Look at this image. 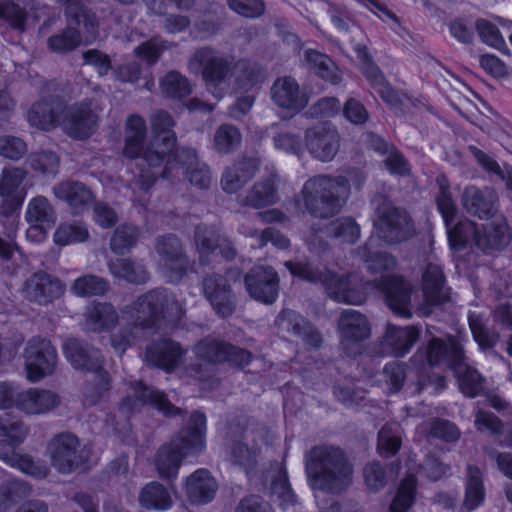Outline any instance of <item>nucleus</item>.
<instances>
[{
	"instance_id": "31",
	"label": "nucleus",
	"mask_w": 512,
	"mask_h": 512,
	"mask_svg": "<svg viewBox=\"0 0 512 512\" xmlns=\"http://www.w3.org/2000/svg\"><path fill=\"white\" fill-rule=\"evenodd\" d=\"M361 60V73L370 87L387 105L392 107L400 106L402 100L398 91L386 79L384 73L374 62L372 56L368 52H365Z\"/></svg>"
},
{
	"instance_id": "5",
	"label": "nucleus",
	"mask_w": 512,
	"mask_h": 512,
	"mask_svg": "<svg viewBox=\"0 0 512 512\" xmlns=\"http://www.w3.org/2000/svg\"><path fill=\"white\" fill-rule=\"evenodd\" d=\"M349 188L346 176L316 175L309 178L301 190L304 206L314 218L330 219L341 210L337 189Z\"/></svg>"
},
{
	"instance_id": "57",
	"label": "nucleus",
	"mask_w": 512,
	"mask_h": 512,
	"mask_svg": "<svg viewBox=\"0 0 512 512\" xmlns=\"http://www.w3.org/2000/svg\"><path fill=\"white\" fill-rule=\"evenodd\" d=\"M475 29L484 44L498 50L503 55L510 54L509 48L497 25L487 19L479 18L475 22Z\"/></svg>"
},
{
	"instance_id": "64",
	"label": "nucleus",
	"mask_w": 512,
	"mask_h": 512,
	"mask_svg": "<svg viewBox=\"0 0 512 512\" xmlns=\"http://www.w3.org/2000/svg\"><path fill=\"white\" fill-rule=\"evenodd\" d=\"M12 468L36 480H43L50 473V468L44 460L34 459L26 453H20L12 464Z\"/></svg>"
},
{
	"instance_id": "16",
	"label": "nucleus",
	"mask_w": 512,
	"mask_h": 512,
	"mask_svg": "<svg viewBox=\"0 0 512 512\" xmlns=\"http://www.w3.org/2000/svg\"><path fill=\"white\" fill-rule=\"evenodd\" d=\"M379 238L387 244H399L414 234L413 220L403 209L390 206L380 212L376 222Z\"/></svg>"
},
{
	"instance_id": "50",
	"label": "nucleus",
	"mask_w": 512,
	"mask_h": 512,
	"mask_svg": "<svg viewBox=\"0 0 512 512\" xmlns=\"http://www.w3.org/2000/svg\"><path fill=\"white\" fill-rule=\"evenodd\" d=\"M159 86L166 98L178 101L186 99L193 92L189 79L177 70L166 72L160 79Z\"/></svg>"
},
{
	"instance_id": "35",
	"label": "nucleus",
	"mask_w": 512,
	"mask_h": 512,
	"mask_svg": "<svg viewBox=\"0 0 512 512\" xmlns=\"http://www.w3.org/2000/svg\"><path fill=\"white\" fill-rule=\"evenodd\" d=\"M280 176L277 170L268 171L260 181L254 183L244 199V204L255 209L274 205L279 200Z\"/></svg>"
},
{
	"instance_id": "51",
	"label": "nucleus",
	"mask_w": 512,
	"mask_h": 512,
	"mask_svg": "<svg viewBox=\"0 0 512 512\" xmlns=\"http://www.w3.org/2000/svg\"><path fill=\"white\" fill-rule=\"evenodd\" d=\"M175 121L165 110H157L151 117V132L156 143L163 147H174L177 137L173 130Z\"/></svg>"
},
{
	"instance_id": "26",
	"label": "nucleus",
	"mask_w": 512,
	"mask_h": 512,
	"mask_svg": "<svg viewBox=\"0 0 512 512\" xmlns=\"http://www.w3.org/2000/svg\"><path fill=\"white\" fill-rule=\"evenodd\" d=\"M421 331V327L418 325L402 327L387 323L381 344L390 355L402 358L411 351L419 340Z\"/></svg>"
},
{
	"instance_id": "25",
	"label": "nucleus",
	"mask_w": 512,
	"mask_h": 512,
	"mask_svg": "<svg viewBox=\"0 0 512 512\" xmlns=\"http://www.w3.org/2000/svg\"><path fill=\"white\" fill-rule=\"evenodd\" d=\"M25 290L32 301L46 306L60 299L65 293L66 286L57 277L45 271H38L25 282Z\"/></svg>"
},
{
	"instance_id": "12",
	"label": "nucleus",
	"mask_w": 512,
	"mask_h": 512,
	"mask_svg": "<svg viewBox=\"0 0 512 512\" xmlns=\"http://www.w3.org/2000/svg\"><path fill=\"white\" fill-rule=\"evenodd\" d=\"M245 290L256 302L272 305L279 297L280 277L270 265H255L244 275Z\"/></svg>"
},
{
	"instance_id": "37",
	"label": "nucleus",
	"mask_w": 512,
	"mask_h": 512,
	"mask_svg": "<svg viewBox=\"0 0 512 512\" xmlns=\"http://www.w3.org/2000/svg\"><path fill=\"white\" fill-rule=\"evenodd\" d=\"M119 322V315L110 302L93 301L85 311V324L95 333L111 332Z\"/></svg>"
},
{
	"instance_id": "14",
	"label": "nucleus",
	"mask_w": 512,
	"mask_h": 512,
	"mask_svg": "<svg viewBox=\"0 0 512 512\" xmlns=\"http://www.w3.org/2000/svg\"><path fill=\"white\" fill-rule=\"evenodd\" d=\"M375 287L384 295L387 307L403 319L413 316L411 309L412 287L402 275H384L375 281Z\"/></svg>"
},
{
	"instance_id": "54",
	"label": "nucleus",
	"mask_w": 512,
	"mask_h": 512,
	"mask_svg": "<svg viewBox=\"0 0 512 512\" xmlns=\"http://www.w3.org/2000/svg\"><path fill=\"white\" fill-rule=\"evenodd\" d=\"M270 489L271 493L277 496L282 508H288L297 503V495L291 486L288 471L284 465H281L272 477Z\"/></svg>"
},
{
	"instance_id": "49",
	"label": "nucleus",
	"mask_w": 512,
	"mask_h": 512,
	"mask_svg": "<svg viewBox=\"0 0 512 512\" xmlns=\"http://www.w3.org/2000/svg\"><path fill=\"white\" fill-rule=\"evenodd\" d=\"M358 254L372 274L391 271L397 265L396 258L391 253L372 249V238L359 247Z\"/></svg>"
},
{
	"instance_id": "43",
	"label": "nucleus",
	"mask_w": 512,
	"mask_h": 512,
	"mask_svg": "<svg viewBox=\"0 0 512 512\" xmlns=\"http://www.w3.org/2000/svg\"><path fill=\"white\" fill-rule=\"evenodd\" d=\"M305 60L315 75L333 86L342 82V72L330 56L316 49L305 51Z\"/></svg>"
},
{
	"instance_id": "4",
	"label": "nucleus",
	"mask_w": 512,
	"mask_h": 512,
	"mask_svg": "<svg viewBox=\"0 0 512 512\" xmlns=\"http://www.w3.org/2000/svg\"><path fill=\"white\" fill-rule=\"evenodd\" d=\"M182 309L174 294L163 287H156L138 295L121 309L124 318L138 330H158L174 317H179Z\"/></svg>"
},
{
	"instance_id": "18",
	"label": "nucleus",
	"mask_w": 512,
	"mask_h": 512,
	"mask_svg": "<svg viewBox=\"0 0 512 512\" xmlns=\"http://www.w3.org/2000/svg\"><path fill=\"white\" fill-rule=\"evenodd\" d=\"M304 143L313 158L329 162L339 150L340 136L330 122H321L305 130Z\"/></svg>"
},
{
	"instance_id": "6",
	"label": "nucleus",
	"mask_w": 512,
	"mask_h": 512,
	"mask_svg": "<svg viewBox=\"0 0 512 512\" xmlns=\"http://www.w3.org/2000/svg\"><path fill=\"white\" fill-rule=\"evenodd\" d=\"M192 352L198 361L212 366L229 364L242 370L253 361V354L248 349L211 335L200 338Z\"/></svg>"
},
{
	"instance_id": "41",
	"label": "nucleus",
	"mask_w": 512,
	"mask_h": 512,
	"mask_svg": "<svg viewBox=\"0 0 512 512\" xmlns=\"http://www.w3.org/2000/svg\"><path fill=\"white\" fill-rule=\"evenodd\" d=\"M485 499L484 473L477 465L468 464L464 482L463 506L468 511H474L485 503Z\"/></svg>"
},
{
	"instance_id": "53",
	"label": "nucleus",
	"mask_w": 512,
	"mask_h": 512,
	"mask_svg": "<svg viewBox=\"0 0 512 512\" xmlns=\"http://www.w3.org/2000/svg\"><path fill=\"white\" fill-rule=\"evenodd\" d=\"M447 228V238L451 249L455 251H461L465 249L470 239L472 238L476 244V232L478 231V225L468 219L460 220L454 224L453 227Z\"/></svg>"
},
{
	"instance_id": "47",
	"label": "nucleus",
	"mask_w": 512,
	"mask_h": 512,
	"mask_svg": "<svg viewBox=\"0 0 512 512\" xmlns=\"http://www.w3.org/2000/svg\"><path fill=\"white\" fill-rule=\"evenodd\" d=\"M111 275L129 284L143 285L150 279L146 267L138 264L130 258H117L108 264Z\"/></svg>"
},
{
	"instance_id": "20",
	"label": "nucleus",
	"mask_w": 512,
	"mask_h": 512,
	"mask_svg": "<svg viewBox=\"0 0 512 512\" xmlns=\"http://www.w3.org/2000/svg\"><path fill=\"white\" fill-rule=\"evenodd\" d=\"M202 291L214 312L223 319L229 318L236 310L235 296L227 278L212 273L203 278Z\"/></svg>"
},
{
	"instance_id": "2",
	"label": "nucleus",
	"mask_w": 512,
	"mask_h": 512,
	"mask_svg": "<svg viewBox=\"0 0 512 512\" xmlns=\"http://www.w3.org/2000/svg\"><path fill=\"white\" fill-rule=\"evenodd\" d=\"M284 266L295 278L313 284L321 283L327 296L335 302L362 305L367 300L370 281L354 273L339 275L333 270L323 272L308 259L289 260L284 263Z\"/></svg>"
},
{
	"instance_id": "59",
	"label": "nucleus",
	"mask_w": 512,
	"mask_h": 512,
	"mask_svg": "<svg viewBox=\"0 0 512 512\" xmlns=\"http://www.w3.org/2000/svg\"><path fill=\"white\" fill-rule=\"evenodd\" d=\"M240 130L232 124H221L214 134V147L220 154L232 153L241 143Z\"/></svg>"
},
{
	"instance_id": "52",
	"label": "nucleus",
	"mask_w": 512,
	"mask_h": 512,
	"mask_svg": "<svg viewBox=\"0 0 512 512\" xmlns=\"http://www.w3.org/2000/svg\"><path fill=\"white\" fill-rule=\"evenodd\" d=\"M439 192L435 197V203L446 227L452 226L457 215V207L450 190V183L445 176L437 178Z\"/></svg>"
},
{
	"instance_id": "36",
	"label": "nucleus",
	"mask_w": 512,
	"mask_h": 512,
	"mask_svg": "<svg viewBox=\"0 0 512 512\" xmlns=\"http://www.w3.org/2000/svg\"><path fill=\"white\" fill-rule=\"evenodd\" d=\"M341 343H360L370 337L371 327L367 317L352 309L343 310L338 322Z\"/></svg>"
},
{
	"instance_id": "19",
	"label": "nucleus",
	"mask_w": 512,
	"mask_h": 512,
	"mask_svg": "<svg viewBox=\"0 0 512 512\" xmlns=\"http://www.w3.org/2000/svg\"><path fill=\"white\" fill-rule=\"evenodd\" d=\"M194 242L202 265H207L210 261V257L216 252L227 262H231L237 257V249L233 241L218 231L209 229L205 225L195 227Z\"/></svg>"
},
{
	"instance_id": "27",
	"label": "nucleus",
	"mask_w": 512,
	"mask_h": 512,
	"mask_svg": "<svg viewBox=\"0 0 512 512\" xmlns=\"http://www.w3.org/2000/svg\"><path fill=\"white\" fill-rule=\"evenodd\" d=\"M447 279L443 268L437 264H427L421 277V290L424 302L438 307L451 300L450 287L446 288Z\"/></svg>"
},
{
	"instance_id": "21",
	"label": "nucleus",
	"mask_w": 512,
	"mask_h": 512,
	"mask_svg": "<svg viewBox=\"0 0 512 512\" xmlns=\"http://www.w3.org/2000/svg\"><path fill=\"white\" fill-rule=\"evenodd\" d=\"M424 356L430 366L445 364L452 370L461 368L465 361L464 349L452 335H448L446 339L432 337L425 347Z\"/></svg>"
},
{
	"instance_id": "39",
	"label": "nucleus",
	"mask_w": 512,
	"mask_h": 512,
	"mask_svg": "<svg viewBox=\"0 0 512 512\" xmlns=\"http://www.w3.org/2000/svg\"><path fill=\"white\" fill-rule=\"evenodd\" d=\"M54 194L76 212L85 210L96 198L93 191L79 181H64L57 184L54 187Z\"/></svg>"
},
{
	"instance_id": "58",
	"label": "nucleus",
	"mask_w": 512,
	"mask_h": 512,
	"mask_svg": "<svg viewBox=\"0 0 512 512\" xmlns=\"http://www.w3.org/2000/svg\"><path fill=\"white\" fill-rule=\"evenodd\" d=\"M72 290L79 297L103 296L109 290V283L100 276L86 274L74 280Z\"/></svg>"
},
{
	"instance_id": "44",
	"label": "nucleus",
	"mask_w": 512,
	"mask_h": 512,
	"mask_svg": "<svg viewBox=\"0 0 512 512\" xmlns=\"http://www.w3.org/2000/svg\"><path fill=\"white\" fill-rule=\"evenodd\" d=\"M138 502L146 510L165 512L173 507L169 490L157 481L148 482L141 488Z\"/></svg>"
},
{
	"instance_id": "11",
	"label": "nucleus",
	"mask_w": 512,
	"mask_h": 512,
	"mask_svg": "<svg viewBox=\"0 0 512 512\" xmlns=\"http://www.w3.org/2000/svg\"><path fill=\"white\" fill-rule=\"evenodd\" d=\"M25 370L28 381L36 383L52 375L56 369L58 355L50 340L32 337L24 351Z\"/></svg>"
},
{
	"instance_id": "8",
	"label": "nucleus",
	"mask_w": 512,
	"mask_h": 512,
	"mask_svg": "<svg viewBox=\"0 0 512 512\" xmlns=\"http://www.w3.org/2000/svg\"><path fill=\"white\" fill-rule=\"evenodd\" d=\"M128 387L134 394L126 395L120 400L118 409L121 413L130 416L136 413L140 406H150L166 417L179 414V408L171 403L164 391L146 384L141 379L130 381Z\"/></svg>"
},
{
	"instance_id": "9",
	"label": "nucleus",
	"mask_w": 512,
	"mask_h": 512,
	"mask_svg": "<svg viewBox=\"0 0 512 512\" xmlns=\"http://www.w3.org/2000/svg\"><path fill=\"white\" fill-rule=\"evenodd\" d=\"M125 139L123 155L127 159L136 160L143 158L150 168L162 166L163 156L160 150L151 144L146 145L147 125L145 119L137 113L130 114L125 123Z\"/></svg>"
},
{
	"instance_id": "62",
	"label": "nucleus",
	"mask_w": 512,
	"mask_h": 512,
	"mask_svg": "<svg viewBox=\"0 0 512 512\" xmlns=\"http://www.w3.org/2000/svg\"><path fill=\"white\" fill-rule=\"evenodd\" d=\"M89 236V231L83 223L61 224L54 233V242L59 246H68L86 242Z\"/></svg>"
},
{
	"instance_id": "15",
	"label": "nucleus",
	"mask_w": 512,
	"mask_h": 512,
	"mask_svg": "<svg viewBox=\"0 0 512 512\" xmlns=\"http://www.w3.org/2000/svg\"><path fill=\"white\" fill-rule=\"evenodd\" d=\"M233 57L219 56L211 46L200 47L190 58L191 64L201 69L203 81L208 86H219L233 74Z\"/></svg>"
},
{
	"instance_id": "28",
	"label": "nucleus",
	"mask_w": 512,
	"mask_h": 512,
	"mask_svg": "<svg viewBox=\"0 0 512 512\" xmlns=\"http://www.w3.org/2000/svg\"><path fill=\"white\" fill-rule=\"evenodd\" d=\"M273 102L292 115L300 113L308 104L306 94L300 92L295 78L285 76L277 78L271 88Z\"/></svg>"
},
{
	"instance_id": "34",
	"label": "nucleus",
	"mask_w": 512,
	"mask_h": 512,
	"mask_svg": "<svg viewBox=\"0 0 512 512\" xmlns=\"http://www.w3.org/2000/svg\"><path fill=\"white\" fill-rule=\"evenodd\" d=\"M162 159V172L160 177L165 180L172 181L178 177L181 169H185V173L198 166L197 151L192 147H164L160 151Z\"/></svg>"
},
{
	"instance_id": "46",
	"label": "nucleus",
	"mask_w": 512,
	"mask_h": 512,
	"mask_svg": "<svg viewBox=\"0 0 512 512\" xmlns=\"http://www.w3.org/2000/svg\"><path fill=\"white\" fill-rule=\"evenodd\" d=\"M65 16L69 24L83 25L84 31L93 38L98 35L99 22L95 13L84 4V0H62Z\"/></svg>"
},
{
	"instance_id": "60",
	"label": "nucleus",
	"mask_w": 512,
	"mask_h": 512,
	"mask_svg": "<svg viewBox=\"0 0 512 512\" xmlns=\"http://www.w3.org/2000/svg\"><path fill=\"white\" fill-rule=\"evenodd\" d=\"M28 433L29 428L18 417L10 413L0 415V438L21 445Z\"/></svg>"
},
{
	"instance_id": "30",
	"label": "nucleus",
	"mask_w": 512,
	"mask_h": 512,
	"mask_svg": "<svg viewBox=\"0 0 512 512\" xmlns=\"http://www.w3.org/2000/svg\"><path fill=\"white\" fill-rule=\"evenodd\" d=\"M497 202L496 193L488 187L481 189L475 185H469L464 188L462 194L464 209L480 220H488L496 214Z\"/></svg>"
},
{
	"instance_id": "42",
	"label": "nucleus",
	"mask_w": 512,
	"mask_h": 512,
	"mask_svg": "<svg viewBox=\"0 0 512 512\" xmlns=\"http://www.w3.org/2000/svg\"><path fill=\"white\" fill-rule=\"evenodd\" d=\"M288 322L293 335L300 338L310 348L320 349L323 344L321 332L307 318L294 310L282 312Z\"/></svg>"
},
{
	"instance_id": "32",
	"label": "nucleus",
	"mask_w": 512,
	"mask_h": 512,
	"mask_svg": "<svg viewBox=\"0 0 512 512\" xmlns=\"http://www.w3.org/2000/svg\"><path fill=\"white\" fill-rule=\"evenodd\" d=\"M64 102L61 99L47 98L34 102L27 112L29 125L45 132L60 127Z\"/></svg>"
},
{
	"instance_id": "13",
	"label": "nucleus",
	"mask_w": 512,
	"mask_h": 512,
	"mask_svg": "<svg viewBox=\"0 0 512 512\" xmlns=\"http://www.w3.org/2000/svg\"><path fill=\"white\" fill-rule=\"evenodd\" d=\"M186 352L180 342L169 336H160L146 345L144 360L148 367L172 373L181 365Z\"/></svg>"
},
{
	"instance_id": "23",
	"label": "nucleus",
	"mask_w": 512,
	"mask_h": 512,
	"mask_svg": "<svg viewBox=\"0 0 512 512\" xmlns=\"http://www.w3.org/2000/svg\"><path fill=\"white\" fill-rule=\"evenodd\" d=\"M62 349L65 358L75 370L91 373L104 365L102 351L85 340L68 338Z\"/></svg>"
},
{
	"instance_id": "48",
	"label": "nucleus",
	"mask_w": 512,
	"mask_h": 512,
	"mask_svg": "<svg viewBox=\"0 0 512 512\" xmlns=\"http://www.w3.org/2000/svg\"><path fill=\"white\" fill-rule=\"evenodd\" d=\"M417 494L418 479L415 474H407L400 480L388 511L408 512L414 506Z\"/></svg>"
},
{
	"instance_id": "1",
	"label": "nucleus",
	"mask_w": 512,
	"mask_h": 512,
	"mask_svg": "<svg viewBox=\"0 0 512 512\" xmlns=\"http://www.w3.org/2000/svg\"><path fill=\"white\" fill-rule=\"evenodd\" d=\"M305 470L310 484L326 493L340 495L352 483L353 466L340 446H313L306 456Z\"/></svg>"
},
{
	"instance_id": "40",
	"label": "nucleus",
	"mask_w": 512,
	"mask_h": 512,
	"mask_svg": "<svg viewBox=\"0 0 512 512\" xmlns=\"http://www.w3.org/2000/svg\"><path fill=\"white\" fill-rule=\"evenodd\" d=\"M259 169V161L253 157H244L238 160L232 168L223 173L221 185L225 192L236 193L249 180H251Z\"/></svg>"
},
{
	"instance_id": "29",
	"label": "nucleus",
	"mask_w": 512,
	"mask_h": 512,
	"mask_svg": "<svg viewBox=\"0 0 512 512\" xmlns=\"http://www.w3.org/2000/svg\"><path fill=\"white\" fill-rule=\"evenodd\" d=\"M218 484L211 472L205 468H198L183 482V491L189 503L205 505L212 502L216 496Z\"/></svg>"
},
{
	"instance_id": "61",
	"label": "nucleus",
	"mask_w": 512,
	"mask_h": 512,
	"mask_svg": "<svg viewBox=\"0 0 512 512\" xmlns=\"http://www.w3.org/2000/svg\"><path fill=\"white\" fill-rule=\"evenodd\" d=\"M80 44L81 34L75 27H66L47 39L49 50L61 54L75 50Z\"/></svg>"
},
{
	"instance_id": "17",
	"label": "nucleus",
	"mask_w": 512,
	"mask_h": 512,
	"mask_svg": "<svg viewBox=\"0 0 512 512\" xmlns=\"http://www.w3.org/2000/svg\"><path fill=\"white\" fill-rule=\"evenodd\" d=\"M156 250L163 259L165 274L171 282L178 283L188 275L190 260L175 234L168 233L157 237Z\"/></svg>"
},
{
	"instance_id": "10",
	"label": "nucleus",
	"mask_w": 512,
	"mask_h": 512,
	"mask_svg": "<svg viewBox=\"0 0 512 512\" xmlns=\"http://www.w3.org/2000/svg\"><path fill=\"white\" fill-rule=\"evenodd\" d=\"M99 116L92 109L89 101L75 102L62 105L60 127L64 134L73 140L86 141L92 137L98 128Z\"/></svg>"
},
{
	"instance_id": "45",
	"label": "nucleus",
	"mask_w": 512,
	"mask_h": 512,
	"mask_svg": "<svg viewBox=\"0 0 512 512\" xmlns=\"http://www.w3.org/2000/svg\"><path fill=\"white\" fill-rule=\"evenodd\" d=\"M141 235V228L131 222L119 224L109 240L111 252L118 256L131 253L139 242Z\"/></svg>"
},
{
	"instance_id": "55",
	"label": "nucleus",
	"mask_w": 512,
	"mask_h": 512,
	"mask_svg": "<svg viewBox=\"0 0 512 512\" xmlns=\"http://www.w3.org/2000/svg\"><path fill=\"white\" fill-rule=\"evenodd\" d=\"M326 234L343 242L355 244L361 234L359 224L352 217H340L332 220L326 226Z\"/></svg>"
},
{
	"instance_id": "38",
	"label": "nucleus",
	"mask_w": 512,
	"mask_h": 512,
	"mask_svg": "<svg viewBox=\"0 0 512 512\" xmlns=\"http://www.w3.org/2000/svg\"><path fill=\"white\" fill-rule=\"evenodd\" d=\"M60 403L58 394L46 389L29 388L20 391L18 410L26 414H42L51 411Z\"/></svg>"
},
{
	"instance_id": "56",
	"label": "nucleus",
	"mask_w": 512,
	"mask_h": 512,
	"mask_svg": "<svg viewBox=\"0 0 512 512\" xmlns=\"http://www.w3.org/2000/svg\"><path fill=\"white\" fill-rule=\"evenodd\" d=\"M29 167L37 175L55 177L60 167V158L53 151L33 152L28 157Z\"/></svg>"
},
{
	"instance_id": "7",
	"label": "nucleus",
	"mask_w": 512,
	"mask_h": 512,
	"mask_svg": "<svg viewBox=\"0 0 512 512\" xmlns=\"http://www.w3.org/2000/svg\"><path fill=\"white\" fill-rule=\"evenodd\" d=\"M47 449L52 466L61 474L90 469V450L81 447L80 439L71 432L56 434Z\"/></svg>"
},
{
	"instance_id": "22",
	"label": "nucleus",
	"mask_w": 512,
	"mask_h": 512,
	"mask_svg": "<svg viewBox=\"0 0 512 512\" xmlns=\"http://www.w3.org/2000/svg\"><path fill=\"white\" fill-rule=\"evenodd\" d=\"M25 171L18 167H5L0 175L1 214L10 216L18 213L24 203L26 194L20 189Z\"/></svg>"
},
{
	"instance_id": "24",
	"label": "nucleus",
	"mask_w": 512,
	"mask_h": 512,
	"mask_svg": "<svg viewBox=\"0 0 512 512\" xmlns=\"http://www.w3.org/2000/svg\"><path fill=\"white\" fill-rule=\"evenodd\" d=\"M25 219L30 224L27 229V238L42 240L47 230L56 223V213L50 201L42 195L33 197L26 208Z\"/></svg>"
},
{
	"instance_id": "33",
	"label": "nucleus",
	"mask_w": 512,
	"mask_h": 512,
	"mask_svg": "<svg viewBox=\"0 0 512 512\" xmlns=\"http://www.w3.org/2000/svg\"><path fill=\"white\" fill-rule=\"evenodd\" d=\"M512 231L507 219L502 216L498 222L478 225L476 246L485 253L503 251L511 242Z\"/></svg>"
},
{
	"instance_id": "63",
	"label": "nucleus",
	"mask_w": 512,
	"mask_h": 512,
	"mask_svg": "<svg viewBox=\"0 0 512 512\" xmlns=\"http://www.w3.org/2000/svg\"><path fill=\"white\" fill-rule=\"evenodd\" d=\"M95 374L94 380L89 384L87 393L85 394L86 400L91 405L99 404L109 393L112 388V379L103 365L101 368L92 371Z\"/></svg>"
},
{
	"instance_id": "3",
	"label": "nucleus",
	"mask_w": 512,
	"mask_h": 512,
	"mask_svg": "<svg viewBox=\"0 0 512 512\" xmlns=\"http://www.w3.org/2000/svg\"><path fill=\"white\" fill-rule=\"evenodd\" d=\"M207 417L204 412L193 411L188 420L184 435L179 443L170 441L162 444L156 451L154 463L159 477L174 481L183 459L188 455H199L206 448Z\"/></svg>"
}]
</instances>
